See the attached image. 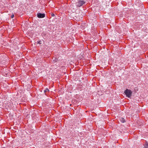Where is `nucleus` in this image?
Masks as SVG:
<instances>
[{
	"instance_id": "nucleus-1",
	"label": "nucleus",
	"mask_w": 148,
	"mask_h": 148,
	"mask_svg": "<svg viewBox=\"0 0 148 148\" xmlns=\"http://www.w3.org/2000/svg\"><path fill=\"white\" fill-rule=\"evenodd\" d=\"M132 92L131 90L127 89H126L124 91V93L126 96L128 98H130L131 96Z\"/></svg>"
},
{
	"instance_id": "nucleus-2",
	"label": "nucleus",
	"mask_w": 148,
	"mask_h": 148,
	"mask_svg": "<svg viewBox=\"0 0 148 148\" xmlns=\"http://www.w3.org/2000/svg\"><path fill=\"white\" fill-rule=\"evenodd\" d=\"M85 3V2L83 1H80L76 3V4L77 6L80 7L83 4Z\"/></svg>"
},
{
	"instance_id": "nucleus-3",
	"label": "nucleus",
	"mask_w": 148,
	"mask_h": 148,
	"mask_svg": "<svg viewBox=\"0 0 148 148\" xmlns=\"http://www.w3.org/2000/svg\"><path fill=\"white\" fill-rule=\"evenodd\" d=\"M45 16V14H42L40 13H38L37 14V16L38 18H43Z\"/></svg>"
},
{
	"instance_id": "nucleus-4",
	"label": "nucleus",
	"mask_w": 148,
	"mask_h": 148,
	"mask_svg": "<svg viewBox=\"0 0 148 148\" xmlns=\"http://www.w3.org/2000/svg\"><path fill=\"white\" fill-rule=\"evenodd\" d=\"M95 3H93V4H95L96 5L95 6V5H93V7H96V8L98 7V5H99V3L98 0H96L95 1H94Z\"/></svg>"
},
{
	"instance_id": "nucleus-5",
	"label": "nucleus",
	"mask_w": 148,
	"mask_h": 148,
	"mask_svg": "<svg viewBox=\"0 0 148 148\" xmlns=\"http://www.w3.org/2000/svg\"><path fill=\"white\" fill-rule=\"evenodd\" d=\"M120 121L121 122L123 123H125L126 122L124 118L123 117L121 119Z\"/></svg>"
},
{
	"instance_id": "nucleus-6",
	"label": "nucleus",
	"mask_w": 148,
	"mask_h": 148,
	"mask_svg": "<svg viewBox=\"0 0 148 148\" xmlns=\"http://www.w3.org/2000/svg\"><path fill=\"white\" fill-rule=\"evenodd\" d=\"M22 26L25 29H28V27L26 26L25 24H24V25H23Z\"/></svg>"
},
{
	"instance_id": "nucleus-7",
	"label": "nucleus",
	"mask_w": 148,
	"mask_h": 148,
	"mask_svg": "<svg viewBox=\"0 0 148 148\" xmlns=\"http://www.w3.org/2000/svg\"><path fill=\"white\" fill-rule=\"evenodd\" d=\"M145 148H148V142L147 143L145 146Z\"/></svg>"
},
{
	"instance_id": "nucleus-8",
	"label": "nucleus",
	"mask_w": 148,
	"mask_h": 148,
	"mask_svg": "<svg viewBox=\"0 0 148 148\" xmlns=\"http://www.w3.org/2000/svg\"><path fill=\"white\" fill-rule=\"evenodd\" d=\"M49 90L48 88H46L44 92H49Z\"/></svg>"
},
{
	"instance_id": "nucleus-9",
	"label": "nucleus",
	"mask_w": 148,
	"mask_h": 148,
	"mask_svg": "<svg viewBox=\"0 0 148 148\" xmlns=\"http://www.w3.org/2000/svg\"><path fill=\"white\" fill-rule=\"evenodd\" d=\"M5 62H6V61L5 60H2V61H1V63L3 64L5 63Z\"/></svg>"
},
{
	"instance_id": "nucleus-10",
	"label": "nucleus",
	"mask_w": 148,
	"mask_h": 148,
	"mask_svg": "<svg viewBox=\"0 0 148 148\" xmlns=\"http://www.w3.org/2000/svg\"><path fill=\"white\" fill-rule=\"evenodd\" d=\"M37 43L39 44H42L41 41H39L37 42Z\"/></svg>"
},
{
	"instance_id": "nucleus-11",
	"label": "nucleus",
	"mask_w": 148,
	"mask_h": 148,
	"mask_svg": "<svg viewBox=\"0 0 148 148\" xmlns=\"http://www.w3.org/2000/svg\"><path fill=\"white\" fill-rule=\"evenodd\" d=\"M14 15L13 14L12 15H11V18H14Z\"/></svg>"
},
{
	"instance_id": "nucleus-12",
	"label": "nucleus",
	"mask_w": 148,
	"mask_h": 148,
	"mask_svg": "<svg viewBox=\"0 0 148 148\" xmlns=\"http://www.w3.org/2000/svg\"><path fill=\"white\" fill-rule=\"evenodd\" d=\"M55 16V15H54V14L52 13L51 14V16Z\"/></svg>"
},
{
	"instance_id": "nucleus-13",
	"label": "nucleus",
	"mask_w": 148,
	"mask_h": 148,
	"mask_svg": "<svg viewBox=\"0 0 148 148\" xmlns=\"http://www.w3.org/2000/svg\"><path fill=\"white\" fill-rule=\"evenodd\" d=\"M54 60L55 61V62H57V59H56Z\"/></svg>"
},
{
	"instance_id": "nucleus-14",
	"label": "nucleus",
	"mask_w": 148,
	"mask_h": 148,
	"mask_svg": "<svg viewBox=\"0 0 148 148\" xmlns=\"http://www.w3.org/2000/svg\"><path fill=\"white\" fill-rule=\"evenodd\" d=\"M95 92H95H93V94H94Z\"/></svg>"
},
{
	"instance_id": "nucleus-15",
	"label": "nucleus",
	"mask_w": 148,
	"mask_h": 148,
	"mask_svg": "<svg viewBox=\"0 0 148 148\" xmlns=\"http://www.w3.org/2000/svg\"><path fill=\"white\" fill-rule=\"evenodd\" d=\"M94 77L93 78V79H94Z\"/></svg>"
}]
</instances>
